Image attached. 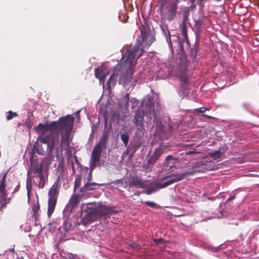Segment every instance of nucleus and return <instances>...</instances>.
<instances>
[{
	"label": "nucleus",
	"mask_w": 259,
	"mask_h": 259,
	"mask_svg": "<svg viewBox=\"0 0 259 259\" xmlns=\"http://www.w3.org/2000/svg\"><path fill=\"white\" fill-rule=\"evenodd\" d=\"M142 34L143 41H144L145 40V35L143 33H142Z\"/></svg>",
	"instance_id": "nucleus-44"
},
{
	"label": "nucleus",
	"mask_w": 259,
	"mask_h": 259,
	"mask_svg": "<svg viewBox=\"0 0 259 259\" xmlns=\"http://www.w3.org/2000/svg\"><path fill=\"white\" fill-rule=\"evenodd\" d=\"M178 2L179 0H174L165 7L164 16L169 21H172L177 16Z\"/></svg>",
	"instance_id": "nucleus-11"
},
{
	"label": "nucleus",
	"mask_w": 259,
	"mask_h": 259,
	"mask_svg": "<svg viewBox=\"0 0 259 259\" xmlns=\"http://www.w3.org/2000/svg\"><path fill=\"white\" fill-rule=\"evenodd\" d=\"M235 198V195H233V196H231L230 197H229L227 199V201H227V202H229V201H231V200H232L234 199Z\"/></svg>",
	"instance_id": "nucleus-38"
},
{
	"label": "nucleus",
	"mask_w": 259,
	"mask_h": 259,
	"mask_svg": "<svg viewBox=\"0 0 259 259\" xmlns=\"http://www.w3.org/2000/svg\"><path fill=\"white\" fill-rule=\"evenodd\" d=\"M74 226L71 224V221L69 219H65L63 221V224L59 227V230L61 233L65 235L69 230L73 229Z\"/></svg>",
	"instance_id": "nucleus-18"
},
{
	"label": "nucleus",
	"mask_w": 259,
	"mask_h": 259,
	"mask_svg": "<svg viewBox=\"0 0 259 259\" xmlns=\"http://www.w3.org/2000/svg\"><path fill=\"white\" fill-rule=\"evenodd\" d=\"M191 6H190V8L192 10H193V9H195V8H196V5L195 4V3H191Z\"/></svg>",
	"instance_id": "nucleus-39"
},
{
	"label": "nucleus",
	"mask_w": 259,
	"mask_h": 259,
	"mask_svg": "<svg viewBox=\"0 0 259 259\" xmlns=\"http://www.w3.org/2000/svg\"><path fill=\"white\" fill-rule=\"evenodd\" d=\"M45 175L43 172L41 164L37 162H31V168L27 172V177Z\"/></svg>",
	"instance_id": "nucleus-15"
},
{
	"label": "nucleus",
	"mask_w": 259,
	"mask_h": 259,
	"mask_svg": "<svg viewBox=\"0 0 259 259\" xmlns=\"http://www.w3.org/2000/svg\"><path fill=\"white\" fill-rule=\"evenodd\" d=\"M74 117L72 115L62 116L58 120L50 123H39L34 127L38 135L37 140L47 145L44 148L37 144L34 148L39 155H46L44 162L50 165L55 157L59 158L63 149H67L72 141L71 132L73 128Z\"/></svg>",
	"instance_id": "nucleus-1"
},
{
	"label": "nucleus",
	"mask_w": 259,
	"mask_h": 259,
	"mask_svg": "<svg viewBox=\"0 0 259 259\" xmlns=\"http://www.w3.org/2000/svg\"><path fill=\"white\" fill-rule=\"evenodd\" d=\"M110 133L107 130H104L98 143L94 148L103 151L107 148V144L109 138Z\"/></svg>",
	"instance_id": "nucleus-13"
},
{
	"label": "nucleus",
	"mask_w": 259,
	"mask_h": 259,
	"mask_svg": "<svg viewBox=\"0 0 259 259\" xmlns=\"http://www.w3.org/2000/svg\"><path fill=\"white\" fill-rule=\"evenodd\" d=\"M95 71L96 77L100 80V84H103L104 87L105 78L107 76L105 70L103 67H101L95 69Z\"/></svg>",
	"instance_id": "nucleus-19"
},
{
	"label": "nucleus",
	"mask_w": 259,
	"mask_h": 259,
	"mask_svg": "<svg viewBox=\"0 0 259 259\" xmlns=\"http://www.w3.org/2000/svg\"><path fill=\"white\" fill-rule=\"evenodd\" d=\"M204 24L203 20L202 19H199L195 20V25L197 29V34H199L201 31V28Z\"/></svg>",
	"instance_id": "nucleus-25"
},
{
	"label": "nucleus",
	"mask_w": 259,
	"mask_h": 259,
	"mask_svg": "<svg viewBox=\"0 0 259 259\" xmlns=\"http://www.w3.org/2000/svg\"><path fill=\"white\" fill-rule=\"evenodd\" d=\"M210 155L213 157L215 160L221 159L223 157V154L220 150L215 151L213 152L210 153Z\"/></svg>",
	"instance_id": "nucleus-27"
},
{
	"label": "nucleus",
	"mask_w": 259,
	"mask_h": 259,
	"mask_svg": "<svg viewBox=\"0 0 259 259\" xmlns=\"http://www.w3.org/2000/svg\"><path fill=\"white\" fill-rule=\"evenodd\" d=\"M93 169H94L91 168V170L88 174L87 179L85 180L84 182H86V181L91 182L92 181V171H93Z\"/></svg>",
	"instance_id": "nucleus-33"
},
{
	"label": "nucleus",
	"mask_w": 259,
	"mask_h": 259,
	"mask_svg": "<svg viewBox=\"0 0 259 259\" xmlns=\"http://www.w3.org/2000/svg\"><path fill=\"white\" fill-rule=\"evenodd\" d=\"M214 167L215 165L213 162L211 161H208L206 159H203L197 162L192 167L187 169L184 173L171 176L162 184L157 183L155 184V185L157 186L158 190L159 189L167 187L174 183L181 181L189 176L193 175L194 173L203 172L206 170H211Z\"/></svg>",
	"instance_id": "nucleus-3"
},
{
	"label": "nucleus",
	"mask_w": 259,
	"mask_h": 259,
	"mask_svg": "<svg viewBox=\"0 0 259 259\" xmlns=\"http://www.w3.org/2000/svg\"><path fill=\"white\" fill-rule=\"evenodd\" d=\"M48 182V176L46 175H37L34 176L27 177L26 181V189L27 191V196L29 199L31 194V191L32 190V187H37L39 189H42L44 188L45 185Z\"/></svg>",
	"instance_id": "nucleus-6"
},
{
	"label": "nucleus",
	"mask_w": 259,
	"mask_h": 259,
	"mask_svg": "<svg viewBox=\"0 0 259 259\" xmlns=\"http://www.w3.org/2000/svg\"><path fill=\"white\" fill-rule=\"evenodd\" d=\"M131 245L133 248H137L138 247V245L137 243H133Z\"/></svg>",
	"instance_id": "nucleus-41"
},
{
	"label": "nucleus",
	"mask_w": 259,
	"mask_h": 259,
	"mask_svg": "<svg viewBox=\"0 0 259 259\" xmlns=\"http://www.w3.org/2000/svg\"><path fill=\"white\" fill-rule=\"evenodd\" d=\"M174 158H172V156L171 155H168L165 158V161L164 163V164L166 166H169L170 167H171L173 166L174 165Z\"/></svg>",
	"instance_id": "nucleus-26"
},
{
	"label": "nucleus",
	"mask_w": 259,
	"mask_h": 259,
	"mask_svg": "<svg viewBox=\"0 0 259 259\" xmlns=\"http://www.w3.org/2000/svg\"><path fill=\"white\" fill-rule=\"evenodd\" d=\"M8 113V115L7 116V119L8 120L12 119L15 117L18 116V114L16 112H13L11 111H9Z\"/></svg>",
	"instance_id": "nucleus-29"
},
{
	"label": "nucleus",
	"mask_w": 259,
	"mask_h": 259,
	"mask_svg": "<svg viewBox=\"0 0 259 259\" xmlns=\"http://www.w3.org/2000/svg\"><path fill=\"white\" fill-rule=\"evenodd\" d=\"M191 56L195 58L197 56V50L195 48H190Z\"/></svg>",
	"instance_id": "nucleus-32"
},
{
	"label": "nucleus",
	"mask_w": 259,
	"mask_h": 259,
	"mask_svg": "<svg viewBox=\"0 0 259 259\" xmlns=\"http://www.w3.org/2000/svg\"><path fill=\"white\" fill-rule=\"evenodd\" d=\"M145 105V110L143 112L141 110L137 111L133 119V122L137 127L138 131L142 133H143L145 131L143 124L144 116L145 114L147 116H149L151 119L153 120L154 122H156L157 124H159V122L160 125L162 124L161 122L158 120L156 117L154 111V103L153 101L149 99L146 101Z\"/></svg>",
	"instance_id": "nucleus-4"
},
{
	"label": "nucleus",
	"mask_w": 259,
	"mask_h": 259,
	"mask_svg": "<svg viewBox=\"0 0 259 259\" xmlns=\"http://www.w3.org/2000/svg\"><path fill=\"white\" fill-rule=\"evenodd\" d=\"M170 132H171L172 131V130L171 128H170Z\"/></svg>",
	"instance_id": "nucleus-49"
},
{
	"label": "nucleus",
	"mask_w": 259,
	"mask_h": 259,
	"mask_svg": "<svg viewBox=\"0 0 259 259\" xmlns=\"http://www.w3.org/2000/svg\"><path fill=\"white\" fill-rule=\"evenodd\" d=\"M191 3H194L196 0H189Z\"/></svg>",
	"instance_id": "nucleus-45"
},
{
	"label": "nucleus",
	"mask_w": 259,
	"mask_h": 259,
	"mask_svg": "<svg viewBox=\"0 0 259 259\" xmlns=\"http://www.w3.org/2000/svg\"><path fill=\"white\" fill-rule=\"evenodd\" d=\"M83 195V193H81L80 192L77 194H73L69 200L70 205H71L72 207L77 206L81 201Z\"/></svg>",
	"instance_id": "nucleus-20"
},
{
	"label": "nucleus",
	"mask_w": 259,
	"mask_h": 259,
	"mask_svg": "<svg viewBox=\"0 0 259 259\" xmlns=\"http://www.w3.org/2000/svg\"><path fill=\"white\" fill-rule=\"evenodd\" d=\"M196 153L198 154V153H200V152L196 151L195 150H188L186 152V154H196Z\"/></svg>",
	"instance_id": "nucleus-35"
},
{
	"label": "nucleus",
	"mask_w": 259,
	"mask_h": 259,
	"mask_svg": "<svg viewBox=\"0 0 259 259\" xmlns=\"http://www.w3.org/2000/svg\"><path fill=\"white\" fill-rule=\"evenodd\" d=\"M19 188H20V186L19 185H17L16 186V187L15 188L14 191L12 192V194H14L15 192H16L19 189Z\"/></svg>",
	"instance_id": "nucleus-40"
},
{
	"label": "nucleus",
	"mask_w": 259,
	"mask_h": 259,
	"mask_svg": "<svg viewBox=\"0 0 259 259\" xmlns=\"http://www.w3.org/2000/svg\"><path fill=\"white\" fill-rule=\"evenodd\" d=\"M160 26L162 31V33L165 37V39L168 38V36L171 35L170 34L168 25L165 22L161 21Z\"/></svg>",
	"instance_id": "nucleus-22"
},
{
	"label": "nucleus",
	"mask_w": 259,
	"mask_h": 259,
	"mask_svg": "<svg viewBox=\"0 0 259 259\" xmlns=\"http://www.w3.org/2000/svg\"><path fill=\"white\" fill-rule=\"evenodd\" d=\"M136 149H134V151H133V154H134V153L136 152Z\"/></svg>",
	"instance_id": "nucleus-48"
},
{
	"label": "nucleus",
	"mask_w": 259,
	"mask_h": 259,
	"mask_svg": "<svg viewBox=\"0 0 259 259\" xmlns=\"http://www.w3.org/2000/svg\"><path fill=\"white\" fill-rule=\"evenodd\" d=\"M131 183L135 187L145 189L143 193L150 195L157 190V187L154 183L149 184L147 181L139 178L138 177L131 178Z\"/></svg>",
	"instance_id": "nucleus-10"
},
{
	"label": "nucleus",
	"mask_w": 259,
	"mask_h": 259,
	"mask_svg": "<svg viewBox=\"0 0 259 259\" xmlns=\"http://www.w3.org/2000/svg\"><path fill=\"white\" fill-rule=\"evenodd\" d=\"M145 204H146L147 206L151 207L152 208H155L157 206V204L151 201H146L145 202Z\"/></svg>",
	"instance_id": "nucleus-31"
},
{
	"label": "nucleus",
	"mask_w": 259,
	"mask_h": 259,
	"mask_svg": "<svg viewBox=\"0 0 259 259\" xmlns=\"http://www.w3.org/2000/svg\"><path fill=\"white\" fill-rule=\"evenodd\" d=\"M162 240H163V239L160 238L158 239H155L154 241L158 243V242L162 241Z\"/></svg>",
	"instance_id": "nucleus-42"
},
{
	"label": "nucleus",
	"mask_w": 259,
	"mask_h": 259,
	"mask_svg": "<svg viewBox=\"0 0 259 259\" xmlns=\"http://www.w3.org/2000/svg\"><path fill=\"white\" fill-rule=\"evenodd\" d=\"M59 180H56L49 191L48 208L47 212L49 218L51 216L55 208L59 192Z\"/></svg>",
	"instance_id": "nucleus-7"
},
{
	"label": "nucleus",
	"mask_w": 259,
	"mask_h": 259,
	"mask_svg": "<svg viewBox=\"0 0 259 259\" xmlns=\"http://www.w3.org/2000/svg\"><path fill=\"white\" fill-rule=\"evenodd\" d=\"M81 178L80 177H77L74 181V191L75 192L76 189L80 187L81 184Z\"/></svg>",
	"instance_id": "nucleus-28"
},
{
	"label": "nucleus",
	"mask_w": 259,
	"mask_h": 259,
	"mask_svg": "<svg viewBox=\"0 0 259 259\" xmlns=\"http://www.w3.org/2000/svg\"><path fill=\"white\" fill-rule=\"evenodd\" d=\"M39 209V204H34L32 207V210L33 212V214L36 216Z\"/></svg>",
	"instance_id": "nucleus-30"
},
{
	"label": "nucleus",
	"mask_w": 259,
	"mask_h": 259,
	"mask_svg": "<svg viewBox=\"0 0 259 259\" xmlns=\"http://www.w3.org/2000/svg\"><path fill=\"white\" fill-rule=\"evenodd\" d=\"M168 0H161V7H163L167 3Z\"/></svg>",
	"instance_id": "nucleus-37"
},
{
	"label": "nucleus",
	"mask_w": 259,
	"mask_h": 259,
	"mask_svg": "<svg viewBox=\"0 0 259 259\" xmlns=\"http://www.w3.org/2000/svg\"><path fill=\"white\" fill-rule=\"evenodd\" d=\"M152 44V42H151L150 44H149V45H151V44Z\"/></svg>",
	"instance_id": "nucleus-50"
},
{
	"label": "nucleus",
	"mask_w": 259,
	"mask_h": 259,
	"mask_svg": "<svg viewBox=\"0 0 259 259\" xmlns=\"http://www.w3.org/2000/svg\"><path fill=\"white\" fill-rule=\"evenodd\" d=\"M152 44V42H151L150 44H149V45H151V44Z\"/></svg>",
	"instance_id": "nucleus-52"
},
{
	"label": "nucleus",
	"mask_w": 259,
	"mask_h": 259,
	"mask_svg": "<svg viewBox=\"0 0 259 259\" xmlns=\"http://www.w3.org/2000/svg\"><path fill=\"white\" fill-rule=\"evenodd\" d=\"M129 94L127 93L124 96V99L125 100L124 106L125 108H128L130 106V104H131V108H134L136 107H137L138 105V101L135 98H132L130 99L129 98Z\"/></svg>",
	"instance_id": "nucleus-21"
},
{
	"label": "nucleus",
	"mask_w": 259,
	"mask_h": 259,
	"mask_svg": "<svg viewBox=\"0 0 259 259\" xmlns=\"http://www.w3.org/2000/svg\"><path fill=\"white\" fill-rule=\"evenodd\" d=\"M120 182V180H117L116 181V183H119Z\"/></svg>",
	"instance_id": "nucleus-47"
},
{
	"label": "nucleus",
	"mask_w": 259,
	"mask_h": 259,
	"mask_svg": "<svg viewBox=\"0 0 259 259\" xmlns=\"http://www.w3.org/2000/svg\"><path fill=\"white\" fill-rule=\"evenodd\" d=\"M207 109L206 108L202 107L196 109V111L198 113H204Z\"/></svg>",
	"instance_id": "nucleus-34"
},
{
	"label": "nucleus",
	"mask_w": 259,
	"mask_h": 259,
	"mask_svg": "<svg viewBox=\"0 0 259 259\" xmlns=\"http://www.w3.org/2000/svg\"><path fill=\"white\" fill-rule=\"evenodd\" d=\"M79 112H80L79 111H77V112H75V115H76V116L77 117H78V118H79Z\"/></svg>",
	"instance_id": "nucleus-43"
},
{
	"label": "nucleus",
	"mask_w": 259,
	"mask_h": 259,
	"mask_svg": "<svg viewBox=\"0 0 259 259\" xmlns=\"http://www.w3.org/2000/svg\"><path fill=\"white\" fill-rule=\"evenodd\" d=\"M152 44V42H151L150 44H149V45H151V44Z\"/></svg>",
	"instance_id": "nucleus-51"
},
{
	"label": "nucleus",
	"mask_w": 259,
	"mask_h": 259,
	"mask_svg": "<svg viewBox=\"0 0 259 259\" xmlns=\"http://www.w3.org/2000/svg\"><path fill=\"white\" fill-rule=\"evenodd\" d=\"M207 117L208 119H212V117L211 116H207Z\"/></svg>",
	"instance_id": "nucleus-46"
},
{
	"label": "nucleus",
	"mask_w": 259,
	"mask_h": 259,
	"mask_svg": "<svg viewBox=\"0 0 259 259\" xmlns=\"http://www.w3.org/2000/svg\"><path fill=\"white\" fill-rule=\"evenodd\" d=\"M68 258L69 259H79V258L76 254H69Z\"/></svg>",
	"instance_id": "nucleus-36"
},
{
	"label": "nucleus",
	"mask_w": 259,
	"mask_h": 259,
	"mask_svg": "<svg viewBox=\"0 0 259 259\" xmlns=\"http://www.w3.org/2000/svg\"><path fill=\"white\" fill-rule=\"evenodd\" d=\"M117 77V74L114 73L109 78L108 82H107V86L108 89L110 90L112 86H114L115 83L116 79Z\"/></svg>",
	"instance_id": "nucleus-23"
},
{
	"label": "nucleus",
	"mask_w": 259,
	"mask_h": 259,
	"mask_svg": "<svg viewBox=\"0 0 259 259\" xmlns=\"http://www.w3.org/2000/svg\"><path fill=\"white\" fill-rule=\"evenodd\" d=\"M130 138V134L128 132H125L120 134V139L123 142L125 146H127Z\"/></svg>",
	"instance_id": "nucleus-24"
},
{
	"label": "nucleus",
	"mask_w": 259,
	"mask_h": 259,
	"mask_svg": "<svg viewBox=\"0 0 259 259\" xmlns=\"http://www.w3.org/2000/svg\"><path fill=\"white\" fill-rule=\"evenodd\" d=\"M189 15V11L188 10H186L183 11L182 22L180 24V28L182 32V34L183 35L184 37V41L186 42V45L188 47L189 46V41L188 40L187 34V22Z\"/></svg>",
	"instance_id": "nucleus-12"
},
{
	"label": "nucleus",
	"mask_w": 259,
	"mask_h": 259,
	"mask_svg": "<svg viewBox=\"0 0 259 259\" xmlns=\"http://www.w3.org/2000/svg\"><path fill=\"white\" fill-rule=\"evenodd\" d=\"M85 184L83 187L81 188L80 191L81 193H83L88 191L93 190L98 188L99 186H104V184H100L95 182L86 181L84 182Z\"/></svg>",
	"instance_id": "nucleus-17"
},
{
	"label": "nucleus",
	"mask_w": 259,
	"mask_h": 259,
	"mask_svg": "<svg viewBox=\"0 0 259 259\" xmlns=\"http://www.w3.org/2000/svg\"><path fill=\"white\" fill-rule=\"evenodd\" d=\"M177 75L179 77L181 83L184 90L188 89V78L187 74V62L185 57H182L180 62L178 60L177 61Z\"/></svg>",
	"instance_id": "nucleus-8"
},
{
	"label": "nucleus",
	"mask_w": 259,
	"mask_h": 259,
	"mask_svg": "<svg viewBox=\"0 0 259 259\" xmlns=\"http://www.w3.org/2000/svg\"><path fill=\"white\" fill-rule=\"evenodd\" d=\"M102 152V151L94 147L90 161V165L91 169H94L100 165V159Z\"/></svg>",
	"instance_id": "nucleus-14"
},
{
	"label": "nucleus",
	"mask_w": 259,
	"mask_h": 259,
	"mask_svg": "<svg viewBox=\"0 0 259 259\" xmlns=\"http://www.w3.org/2000/svg\"><path fill=\"white\" fill-rule=\"evenodd\" d=\"M119 212L116 209L114 206L99 205L93 209L88 215H91L90 218L91 221H94L99 219L106 220L109 218L110 215L115 214Z\"/></svg>",
	"instance_id": "nucleus-5"
},
{
	"label": "nucleus",
	"mask_w": 259,
	"mask_h": 259,
	"mask_svg": "<svg viewBox=\"0 0 259 259\" xmlns=\"http://www.w3.org/2000/svg\"><path fill=\"white\" fill-rule=\"evenodd\" d=\"M165 149V146L163 144H161L158 148H157L153 155L150 157L148 160V163L150 164H154L156 160L159 158L161 155L163 153L164 150Z\"/></svg>",
	"instance_id": "nucleus-16"
},
{
	"label": "nucleus",
	"mask_w": 259,
	"mask_h": 259,
	"mask_svg": "<svg viewBox=\"0 0 259 259\" xmlns=\"http://www.w3.org/2000/svg\"><path fill=\"white\" fill-rule=\"evenodd\" d=\"M142 55V51L139 49L138 45L135 46L131 50H127L123 57L121 59L119 64L121 67L126 69L128 75L120 76L119 83L125 88H127L132 80L131 75L133 69L137 63V60Z\"/></svg>",
	"instance_id": "nucleus-2"
},
{
	"label": "nucleus",
	"mask_w": 259,
	"mask_h": 259,
	"mask_svg": "<svg viewBox=\"0 0 259 259\" xmlns=\"http://www.w3.org/2000/svg\"><path fill=\"white\" fill-rule=\"evenodd\" d=\"M182 36L181 38L178 35H171L166 39L171 53L174 52V49H176L178 52H183L184 47L190 48V45H189V47L187 46L183 35Z\"/></svg>",
	"instance_id": "nucleus-9"
}]
</instances>
